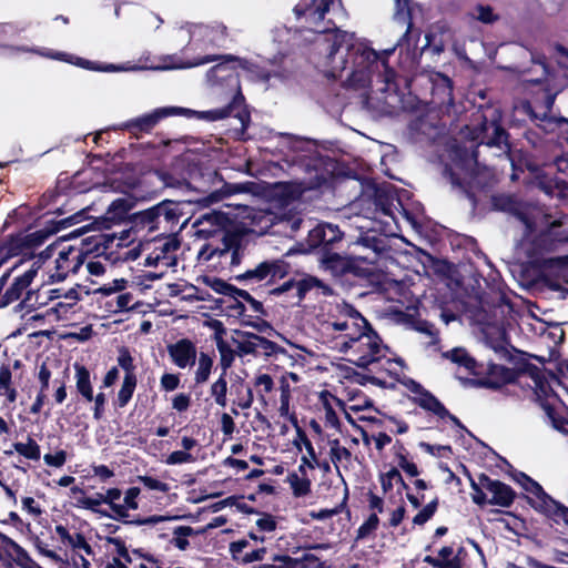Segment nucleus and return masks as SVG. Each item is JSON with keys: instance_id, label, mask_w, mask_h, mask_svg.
Wrapping results in <instances>:
<instances>
[{"instance_id": "obj_1", "label": "nucleus", "mask_w": 568, "mask_h": 568, "mask_svg": "<svg viewBox=\"0 0 568 568\" xmlns=\"http://www.w3.org/2000/svg\"><path fill=\"white\" fill-rule=\"evenodd\" d=\"M327 54L325 57V75L337 79L347 68L348 60L341 50L345 47L347 55L352 57V71L344 82L349 89H364L371 85L373 74L379 67L383 68V81L389 85L395 82L396 72L388 65L387 58L381 59L379 54L364 43H354L353 36L346 31L335 29L327 34Z\"/></svg>"}, {"instance_id": "obj_2", "label": "nucleus", "mask_w": 568, "mask_h": 568, "mask_svg": "<svg viewBox=\"0 0 568 568\" xmlns=\"http://www.w3.org/2000/svg\"><path fill=\"white\" fill-rule=\"evenodd\" d=\"M189 186L199 193L206 194L204 200L209 204L217 203L244 190L240 184L225 182L220 172L210 164V161H197L190 164Z\"/></svg>"}, {"instance_id": "obj_3", "label": "nucleus", "mask_w": 568, "mask_h": 568, "mask_svg": "<svg viewBox=\"0 0 568 568\" xmlns=\"http://www.w3.org/2000/svg\"><path fill=\"white\" fill-rule=\"evenodd\" d=\"M342 351L349 352L348 362L356 367L366 369L369 365L378 363L389 352V347L383 344L381 336L368 324V329H362L355 337L342 344Z\"/></svg>"}, {"instance_id": "obj_4", "label": "nucleus", "mask_w": 568, "mask_h": 568, "mask_svg": "<svg viewBox=\"0 0 568 568\" xmlns=\"http://www.w3.org/2000/svg\"><path fill=\"white\" fill-rule=\"evenodd\" d=\"M464 470L469 478L474 504L480 507L494 505L503 508H509L514 504L517 494L511 486L493 479L484 473L478 475V480H475L466 467Z\"/></svg>"}, {"instance_id": "obj_5", "label": "nucleus", "mask_w": 568, "mask_h": 568, "mask_svg": "<svg viewBox=\"0 0 568 568\" xmlns=\"http://www.w3.org/2000/svg\"><path fill=\"white\" fill-rule=\"evenodd\" d=\"M244 97L241 91L233 97L232 101L223 108H217L209 111H194L181 106H164L163 112L165 118L174 115H183L186 118L196 116L201 120L217 121L226 119L231 115L237 118L241 122L242 130H246L251 122L250 112L244 106Z\"/></svg>"}, {"instance_id": "obj_6", "label": "nucleus", "mask_w": 568, "mask_h": 568, "mask_svg": "<svg viewBox=\"0 0 568 568\" xmlns=\"http://www.w3.org/2000/svg\"><path fill=\"white\" fill-rule=\"evenodd\" d=\"M310 179L307 189L333 187L339 179L348 176V168L328 155L313 158L308 164Z\"/></svg>"}, {"instance_id": "obj_7", "label": "nucleus", "mask_w": 568, "mask_h": 568, "mask_svg": "<svg viewBox=\"0 0 568 568\" xmlns=\"http://www.w3.org/2000/svg\"><path fill=\"white\" fill-rule=\"evenodd\" d=\"M244 233L240 230H225L221 239V245L214 246L206 243L199 252V260L209 262L214 257H226L231 254V266H237L244 255L243 246Z\"/></svg>"}, {"instance_id": "obj_8", "label": "nucleus", "mask_w": 568, "mask_h": 568, "mask_svg": "<svg viewBox=\"0 0 568 568\" xmlns=\"http://www.w3.org/2000/svg\"><path fill=\"white\" fill-rule=\"evenodd\" d=\"M344 242V232L332 223L321 222L312 229L306 237L307 247L304 252L316 251L320 257L323 254L342 250Z\"/></svg>"}, {"instance_id": "obj_9", "label": "nucleus", "mask_w": 568, "mask_h": 568, "mask_svg": "<svg viewBox=\"0 0 568 568\" xmlns=\"http://www.w3.org/2000/svg\"><path fill=\"white\" fill-rule=\"evenodd\" d=\"M84 217V211H79L62 220H49L42 229L26 233L31 252L41 246L50 236L71 225L80 223Z\"/></svg>"}, {"instance_id": "obj_10", "label": "nucleus", "mask_w": 568, "mask_h": 568, "mask_svg": "<svg viewBox=\"0 0 568 568\" xmlns=\"http://www.w3.org/2000/svg\"><path fill=\"white\" fill-rule=\"evenodd\" d=\"M0 561L14 564L20 568H43L29 552L7 535L0 532Z\"/></svg>"}, {"instance_id": "obj_11", "label": "nucleus", "mask_w": 568, "mask_h": 568, "mask_svg": "<svg viewBox=\"0 0 568 568\" xmlns=\"http://www.w3.org/2000/svg\"><path fill=\"white\" fill-rule=\"evenodd\" d=\"M82 265L83 253L72 245L68 248L64 247L59 252L55 258V271L50 274V280L52 282H62L70 273H78Z\"/></svg>"}, {"instance_id": "obj_12", "label": "nucleus", "mask_w": 568, "mask_h": 568, "mask_svg": "<svg viewBox=\"0 0 568 568\" xmlns=\"http://www.w3.org/2000/svg\"><path fill=\"white\" fill-rule=\"evenodd\" d=\"M39 267L32 265L23 274L13 278L12 283L7 287L4 293L0 296V308L19 301L23 294H27L30 285L38 274Z\"/></svg>"}, {"instance_id": "obj_13", "label": "nucleus", "mask_w": 568, "mask_h": 568, "mask_svg": "<svg viewBox=\"0 0 568 568\" xmlns=\"http://www.w3.org/2000/svg\"><path fill=\"white\" fill-rule=\"evenodd\" d=\"M467 550L460 546L455 551L452 546H444L438 551V557L427 555L423 561L433 568H465Z\"/></svg>"}, {"instance_id": "obj_14", "label": "nucleus", "mask_w": 568, "mask_h": 568, "mask_svg": "<svg viewBox=\"0 0 568 568\" xmlns=\"http://www.w3.org/2000/svg\"><path fill=\"white\" fill-rule=\"evenodd\" d=\"M163 119H165L163 108H158L150 113L123 122L120 128L139 139L142 134L151 133Z\"/></svg>"}, {"instance_id": "obj_15", "label": "nucleus", "mask_w": 568, "mask_h": 568, "mask_svg": "<svg viewBox=\"0 0 568 568\" xmlns=\"http://www.w3.org/2000/svg\"><path fill=\"white\" fill-rule=\"evenodd\" d=\"M290 264L283 260H267L251 268L253 281L262 282L270 277L268 284L274 283L276 280L286 277L290 273Z\"/></svg>"}, {"instance_id": "obj_16", "label": "nucleus", "mask_w": 568, "mask_h": 568, "mask_svg": "<svg viewBox=\"0 0 568 568\" xmlns=\"http://www.w3.org/2000/svg\"><path fill=\"white\" fill-rule=\"evenodd\" d=\"M333 0H311L297 3L293 11L297 20L304 19L307 23H320L325 19Z\"/></svg>"}, {"instance_id": "obj_17", "label": "nucleus", "mask_w": 568, "mask_h": 568, "mask_svg": "<svg viewBox=\"0 0 568 568\" xmlns=\"http://www.w3.org/2000/svg\"><path fill=\"white\" fill-rule=\"evenodd\" d=\"M561 226L560 222H552L551 225L541 231L535 239V246L545 252H554L560 245L568 243V233L565 230H557Z\"/></svg>"}, {"instance_id": "obj_18", "label": "nucleus", "mask_w": 568, "mask_h": 568, "mask_svg": "<svg viewBox=\"0 0 568 568\" xmlns=\"http://www.w3.org/2000/svg\"><path fill=\"white\" fill-rule=\"evenodd\" d=\"M166 349L178 367L185 368L195 364L196 346L191 339L181 338L173 344H169Z\"/></svg>"}, {"instance_id": "obj_19", "label": "nucleus", "mask_w": 568, "mask_h": 568, "mask_svg": "<svg viewBox=\"0 0 568 568\" xmlns=\"http://www.w3.org/2000/svg\"><path fill=\"white\" fill-rule=\"evenodd\" d=\"M132 207V201L124 197L116 199L109 205L102 221H95L94 224L99 225L98 230L110 229L111 224H118L126 219L129 220V212Z\"/></svg>"}, {"instance_id": "obj_20", "label": "nucleus", "mask_w": 568, "mask_h": 568, "mask_svg": "<svg viewBox=\"0 0 568 568\" xmlns=\"http://www.w3.org/2000/svg\"><path fill=\"white\" fill-rule=\"evenodd\" d=\"M514 479L517 484H519L525 491L532 495L535 498L526 496L527 503L537 511L544 501H546L549 495L545 491L542 486L536 481L534 478L528 476L524 471H516L514 475Z\"/></svg>"}, {"instance_id": "obj_21", "label": "nucleus", "mask_w": 568, "mask_h": 568, "mask_svg": "<svg viewBox=\"0 0 568 568\" xmlns=\"http://www.w3.org/2000/svg\"><path fill=\"white\" fill-rule=\"evenodd\" d=\"M480 131L483 133L480 143L499 149L503 146L509 149V134L498 121L488 122L485 118L480 125Z\"/></svg>"}, {"instance_id": "obj_22", "label": "nucleus", "mask_w": 568, "mask_h": 568, "mask_svg": "<svg viewBox=\"0 0 568 568\" xmlns=\"http://www.w3.org/2000/svg\"><path fill=\"white\" fill-rule=\"evenodd\" d=\"M348 320L335 321L331 325L333 329L338 332H345L344 337L349 341L351 337H355L356 333L362 329H368L369 322L354 307H351L348 312Z\"/></svg>"}, {"instance_id": "obj_23", "label": "nucleus", "mask_w": 568, "mask_h": 568, "mask_svg": "<svg viewBox=\"0 0 568 568\" xmlns=\"http://www.w3.org/2000/svg\"><path fill=\"white\" fill-rule=\"evenodd\" d=\"M116 234H104L98 233L91 236H88L81 241V246L78 247V251L83 253V262L89 255H93V257H101V251L108 250V243L115 242Z\"/></svg>"}, {"instance_id": "obj_24", "label": "nucleus", "mask_w": 568, "mask_h": 568, "mask_svg": "<svg viewBox=\"0 0 568 568\" xmlns=\"http://www.w3.org/2000/svg\"><path fill=\"white\" fill-rule=\"evenodd\" d=\"M224 62L217 63L210 68L206 72L207 80L213 84H221L222 82H232L235 80L239 84V74L234 68L227 65V62H237L240 59L232 54L222 57Z\"/></svg>"}, {"instance_id": "obj_25", "label": "nucleus", "mask_w": 568, "mask_h": 568, "mask_svg": "<svg viewBox=\"0 0 568 568\" xmlns=\"http://www.w3.org/2000/svg\"><path fill=\"white\" fill-rule=\"evenodd\" d=\"M158 209H154V205L135 212L129 216L130 230L133 232H139L146 230L149 233L155 232L160 229V223L156 216Z\"/></svg>"}, {"instance_id": "obj_26", "label": "nucleus", "mask_w": 568, "mask_h": 568, "mask_svg": "<svg viewBox=\"0 0 568 568\" xmlns=\"http://www.w3.org/2000/svg\"><path fill=\"white\" fill-rule=\"evenodd\" d=\"M356 244L371 251L368 254L363 255L362 258L367 264H376L379 260L381 254H383L386 251L385 240L377 234L368 232L362 234L358 237Z\"/></svg>"}, {"instance_id": "obj_27", "label": "nucleus", "mask_w": 568, "mask_h": 568, "mask_svg": "<svg viewBox=\"0 0 568 568\" xmlns=\"http://www.w3.org/2000/svg\"><path fill=\"white\" fill-rule=\"evenodd\" d=\"M351 257L341 254V250L325 253L320 257L322 266L329 271L335 277L347 276V271L351 265Z\"/></svg>"}, {"instance_id": "obj_28", "label": "nucleus", "mask_w": 568, "mask_h": 568, "mask_svg": "<svg viewBox=\"0 0 568 568\" xmlns=\"http://www.w3.org/2000/svg\"><path fill=\"white\" fill-rule=\"evenodd\" d=\"M231 395L234 396L233 405L242 409L251 408L254 402L253 387L246 384L242 377H237L232 382Z\"/></svg>"}, {"instance_id": "obj_29", "label": "nucleus", "mask_w": 568, "mask_h": 568, "mask_svg": "<svg viewBox=\"0 0 568 568\" xmlns=\"http://www.w3.org/2000/svg\"><path fill=\"white\" fill-rule=\"evenodd\" d=\"M257 334L234 329L232 343L236 345V354L239 356L258 355L257 341L254 339Z\"/></svg>"}, {"instance_id": "obj_30", "label": "nucleus", "mask_w": 568, "mask_h": 568, "mask_svg": "<svg viewBox=\"0 0 568 568\" xmlns=\"http://www.w3.org/2000/svg\"><path fill=\"white\" fill-rule=\"evenodd\" d=\"M75 371V387L78 393L85 402L93 400V386L91 383V374L87 366L75 362L73 364Z\"/></svg>"}, {"instance_id": "obj_31", "label": "nucleus", "mask_w": 568, "mask_h": 568, "mask_svg": "<svg viewBox=\"0 0 568 568\" xmlns=\"http://www.w3.org/2000/svg\"><path fill=\"white\" fill-rule=\"evenodd\" d=\"M407 387L412 393L418 395L413 398V402L426 412L433 410V403L440 402L432 392L414 379H409Z\"/></svg>"}, {"instance_id": "obj_32", "label": "nucleus", "mask_w": 568, "mask_h": 568, "mask_svg": "<svg viewBox=\"0 0 568 568\" xmlns=\"http://www.w3.org/2000/svg\"><path fill=\"white\" fill-rule=\"evenodd\" d=\"M128 239L129 231H123L121 236L116 237V244L115 242L108 243V250L101 251L102 257H104V260L110 262L112 265L124 262V248L128 246V243H125Z\"/></svg>"}, {"instance_id": "obj_33", "label": "nucleus", "mask_w": 568, "mask_h": 568, "mask_svg": "<svg viewBox=\"0 0 568 568\" xmlns=\"http://www.w3.org/2000/svg\"><path fill=\"white\" fill-rule=\"evenodd\" d=\"M537 511L544 514L555 523L564 521L566 525H568V507L558 503L551 496H549L548 499L544 501Z\"/></svg>"}, {"instance_id": "obj_34", "label": "nucleus", "mask_w": 568, "mask_h": 568, "mask_svg": "<svg viewBox=\"0 0 568 568\" xmlns=\"http://www.w3.org/2000/svg\"><path fill=\"white\" fill-rule=\"evenodd\" d=\"M0 396H6L7 402L12 404L17 400L18 392L13 386L12 372L9 364L0 366Z\"/></svg>"}, {"instance_id": "obj_35", "label": "nucleus", "mask_w": 568, "mask_h": 568, "mask_svg": "<svg viewBox=\"0 0 568 568\" xmlns=\"http://www.w3.org/2000/svg\"><path fill=\"white\" fill-rule=\"evenodd\" d=\"M154 209H158L156 216L159 223H161V217H163L166 223L176 224L181 217L180 205L178 202L164 200L155 204Z\"/></svg>"}, {"instance_id": "obj_36", "label": "nucleus", "mask_w": 568, "mask_h": 568, "mask_svg": "<svg viewBox=\"0 0 568 568\" xmlns=\"http://www.w3.org/2000/svg\"><path fill=\"white\" fill-rule=\"evenodd\" d=\"M444 356L449 358L453 363L463 366L469 374H476L477 363L465 348L455 347L444 353Z\"/></svg>"}, {"instance_id": "obj_37", "label": "nucleus", "mask_w": 568, "mask_h": 568, "mask_svg": "<svg viewBox=\"0 0 568 568\" xmlns=\"http://www.w3.org/2000/svg\"><path fill=\"white\" fill-rule=\"evenodd\" d=\"M535 400L544 409L550 423L552 422V418H556L559 415L556 408V403L564 405L552 388L551 392L535 395Z\"/></svg>"}, {"instance_id": "obj_38", "label": "nucleus", "mask_w": 568, "mask_h": 568, "mask_svg": "<svg viewBox=\"0 0 568 568\" xmlns=\"http://www.w3.org/2000/svg\"><path fill=\"white\" fill-rule=\"evenodd\" d=\"M209 223L211 229H202L200 232H206L209 234L215 233L220 230H224L226 225L230 223V217L224 212L213 211L211 213H206L202 215V217L196 222V224Z\"/></svg>"}, {"instance_id": "obj_39", "label": "nucleus", "mask_w": 568, "mask_h": 568, "mask_svg": "<svg viewBox=\"0 0 568 568\" xmlns=\"http://www.w3.org/2000/svg\"><path fill=\"white\" fill-rule=\"evenodd\" d=\"M323 288L324 294H329L332 290L325 285L320 278L312 275H305L302 280L296 281V297L303 301L308 292L313 288Z\"/></svg>"}, {"instance_id": "obj_40", "label": "nucleus", "mask_w": 568, "mask_h": 568, "mask_svg": "<svg viewBox=\"0 0 568 568\" xmlns=\"http://www.w3.org/2000/svg\"><path fill=\"white\" fill-rule=\"evenodd\" d=\"M363 258V255L352 256L351 265L347 271V275L361 280H371L375 274V264H367Z\"/></svg>"}, {"instance_id": "obj_41", "label": "nucleus", "mask_w": 568, "mask_h": 568, "mask_svg": "<svg viewBox=\"0 0 568 568\" xmlns=\"http://www.w3.org/2000/svg\"><path fill=\"white\" fill-rule=\"evenodd\" d=\"M523 376H528L532 379L534 386V395L545 394V392H551V386L546 378L544 371L535 364H530L528 369L523 373Z\"/></svg>"}, {"instance_id": "obj_42", "label": "nucleus", "mask_w": 568, "mask_h": 568, "mask_svg": "<svg viewBox=\"0 0 568 568\" xmlns=\"http://www.w3.org/2000/svg\"><path fill=\"white\" fill-rule=\"evenodd\" d=\"M379 481L384 494L393 489L394 483L399 485L404 490L410 489L397 467H392L388 471L382 473L379 475Z\"/></svg>"}, {"instance_id": "obj_43", "label": "nucleus", "mask_w": 568, "mask_h": 568, "mask_svg": "<svg viewBox=\"0 0 568 568\" xmlns=\"http://www.w3.org/2000/svg\"><path fill=\"white\" fill-rule=\"evenodd\" d=\"M138 385V377L124 376L122 386L118 392L114 405L119 408H124L132 399L134 390Z\"/></svg>"}, {"instance_id": "obj_44", "label": "nucleus", "mask_w": 568, "mask_h": 568, "mask_svg": "<svg viewBox=\"0 0 568 568\" xmlns=\"http://www.w3.org/2000/svg\"><path fill=\"white\" fill-rule=\"evenodd\" d=\"M13 449L21 456L30 460H39L41 457V449L39 444L31 437L28 436L27 443L16 442L13 443Z\"/></svg>"}, {"instance_id": "obj_45", "label": "nucleus", "mask_w": 568, "mask_h": 568, "mask_svg": "<svg viewBox=\"0 0 568 568\" xmlns=\"http://www.w3.org/2000/svg\"><path fill=\"white\" fill-rule=\"evenodd\" d=\"M253 387L256 389L257 399L263 404L267 405L265 394H268L274 388V381L268 374H258L253 379Z\"/></svg>"}, {"instance_id": "obj_46", "label": "nucleus", "mask_w": 568, "mask_h": 568, "mask_svg": "<svg viewBox=\"0 0 568 568\" xmlns=\"http://www.w3.org/2000/svg\"><path fill=\"white\" fill-rule=\"evenodd\" d=\"M174 537L171 540V544L174 545L179 550H186L190 547V541L187 537L200 535L197 530L193 529L191 526H178L173 530Z\"/></svg>"}, {"instance_id": "obj_47", "label": "nucleus", "mask_w": 568, "mask_h": 568, "mask_svg": "<svg viewBox=\"0 0 568 568\" xmlns=\"http://www.w3.org/2000/svg\"><path fill=\"white\" fill-rule=\"evenodd\" d=\"M395 195L385 190H376L374 195V203L377 210L384 215L393 216Z\"/></svg>"}, {"instance_id": "obj_48", "label": "nucleus", "mask_w": 568, "mask_h": 568, "mask_svg": "<svg viewBox=\"0 0 568 568\" xmlns=\"http://www.w3.org/2000/svg\"><path fill=\"white\" fill-rule=\"evenodd\" d=\"M287 479L295 497H304L311 493L312 481L307 476L300 477L297 474L291 473Z\"/></svg>"}, {"instance_id": "obj_49", "label": "nucleus", "mask_w": 568, "mask_h": 568, "mask_svg": "<svg viewBox=\"0 0 568 568\" xmlns=\"http://www.w3.org/2000/svg\"><path fill=\"white\" fill-rule=\"evenodd\" d=\"M132 300V293H122L118 295L114 300L105 302V311L112 314L130 311L133 308V306L130 305Z\"/></svg>"}, {"instance_id": "obj_50", "label": "nucleus", "mask_w": 568, "mask_h": 568, "mask_svg": "<svg viewBox=\"0 0 568 568\" xmlns=\"http://www.w3.org/2000/svg\"><path fill=\"white\" fill-rule=\"evenodd\" d=\"M439 507V498L435 497L428 504H426L414 517L413 525L414 526H424L427 521H429L434 515L436 514Z\"/></svg>"}, {"instance_id": "obj_51", "label": "nucleus", "mask_w": 568, "mask_h": 568, "mask_svg": "<svg viewBox=\"0 0 568 568\" xmlns=\"http://www.w3.org/2000/svg\"><path fill=\"white\" fill-rule=\"evenodd\" d=\"M226 394H227L226 375H223V373H221L220 377L211 386V395L219 406L225 407L226 403H227Z\"/></svg>"}, {"instance_id": "obj_52", "label": "nucleus", "mask_w": 568, "mask_h": 568, "mask_svg": "<svg viewBox=\"0 0 568 568\" xmlns=\"http://www.w3.org/2000/svg\"><path fill=\"white\" fill-rule=\"evenodd\" d=\"M212 367H213V358L209 354L202 352L200 354L199 366L195 372V377H194L195 383L196 384L205 383L210 377Z\"/></svg>"}, {"instance_id": "obj_53", "label": "nucleus", "mask_w": 568, "mask_h": 568, "mask_svg": "<svg viewBox=\"0 0 568 568\" xmlns=\"http://www.w3.org/2000/svg\"><path fill=\"white\" fill-rule=\"evenodd\" d=\"M216 347L220 353V366L222 368V373L223 375H227V369L233 365L236 351L232 349L226 342H219Z\"/></svg>"}, {"instance_id": "obj_54", "label": "nucleus", "mask_w": 568, "mask_h": 568, "mask_svg": "<svg viewBox=\"0 0 568 568\" xmlns=\"http://www.w3.org/2000/svg\"><path fill=\"white\" fill-rule=\"evenodd\" d=\"M202 283L212 288L215 293L227 297L231 295L233 287V285L227 283L226 281L210 275L202 276Z\"/></svg>"}, {"instance_id": "obj_55", "label": "nucleus", "mask_w": 568, "mask_h": 568, "mask_svg": "<svg viewBox=\"0 0 568 568\" xmlns=\"http://www.w3.org/2000/svg\"><path fill=\"white\" fill-rule=\"evenodd\" d=\"M271 562L260 564L253 568H296V560L288 555L274 554L270 557Z\"/></svg>"}, {"instance_id": "obj_56", "label": "nucleus", "mask_w": 568, "mask_h": 568, "mask_svg": "<svg viewBox=\"0 0 568 568\" xmlns=\"http://www.w3.org/2000/svg\"><path fill=\"white\" fill-rule=\"evenodd\" d=\"M118 364L124 371V376L136 377L134 359L128 347L119 349Z\"/></svg>"}, {"instance_id": "obj_57", "label": "nucleus", "mask_w": 568, "mask_h": 568, "mask_svg": "<svg viewBox=\"0 0 568 568\" xmlns=\"http://www.w3.org/2000/svg\"><path fill=\"white\" fill-rule=\"evenodd\" d=\"M379 525V518L376 513H373L368 516V518L358 527L356 530V539H365L369 535H372L375 530H377Z\"/></svg>"}, {"instance_id": "obj_58", "label": "nucleus", "mask_w": 568, "mask_h": 568, "mask_svg": "<svg viewBox=\"0 0 568 568\" xmlns=\"http://www.w3.org/2000/svg\"><path fill=\"white\" fill-rule=\"evenodd\" d=\"M179 516H164V515H152L148 517L135 516L132 519H128L126 525L133 526H148V525H156L159 523H163L166 520L178 519Z\"/></svg>"}, {"instance_id": "obj_59", "label": "nucleus", "mask_w": 568, "mask_h": 568, "mask_svg": "<svg viewBox=\"0 0 568 568\" xmlns=\"http://www.w3.org/2000/svg\"><path fill=\"white\" fill-rule=\"evenodd\" d=\"M100 500L91 498V497H81L77 501V507H81L88 510H91L94 514H98L101 517H111V513H109L106 509L100 508Z\"/></svg>"}, {"instance_id": "obj_60", "label": "nucleus", "mask_w": 568, "mask_h": 568, "mask_svg": "<svg viewBox=\"0 0 568 568\" xmlns=\"http://www.w3.org/2000/svg\"><path fill=\"white\" fill-rule=\"evenodd\" d=\"M40 297V291L39 290H29L27 291V294L21 300L20 306L21 308H27L28 311H33L37 308H40L41 306H44L48 302L45 301H39Z\"/></svg>"}, {"instance_id": "obj_61", "label": "nucleus", "mask_w": 568, "mask_h": 568, "mask_svg": "<svg viewBox=\"0 0 568 568\" xmlns=\"http://www.w3.org/2000/svg\"><path fill=\"white\" fill-rule=\"evenodd\" d=\"M254 339L257 341L258 355L272 356L283 351L278 344L267 339L266 337L257 335Z\"/></svg>"}, {"instance_id": "obj_62", "label": "nucleus", "mask_w": 568, "mask_h": 568, "mask_svg": "<svg viewBox=\"0 0 568 568\" xmlns=\"http://www.w3.org/2000/svg\"><path fill=\"white\" fill-rule=\"evenodd\" d=\"M430 413L439 419H448L457 428L463 424L462 420L452 414L442 402L433 403V410Z\"/></svg>"}, {"instance_id": "obj_63", "label": "nucleus", "mask_w": 568, "mask_h": 568, "mask_svg": "<svg viewBox=\"0 0 568 568\" xmlns=\"http://www.w3.org/2000/svg\"><path fill=\"white\" fill-rule=\"evenodd\" d=\"M444 176L450 182L454 187L468 192V182L462 178L450 165H445L443 171Z\"/></svg>"}, {"instance_id": "obj_64", "label": "nucleus", "mask_w": 568, "mask_h": 568, "mask_svg": "<svg viewBox=\"0 0 568 568\" xmlns=\"http://www.w3.org/2000/svg\"><path fill=\"white\" fill-rule=\"evenodd\" d=\"M65 546H69L72 549L83 550L89 556L93 554L91 545L87 541L85 536L82 532L71 535Z\"/></svg>"}]
</instances>
